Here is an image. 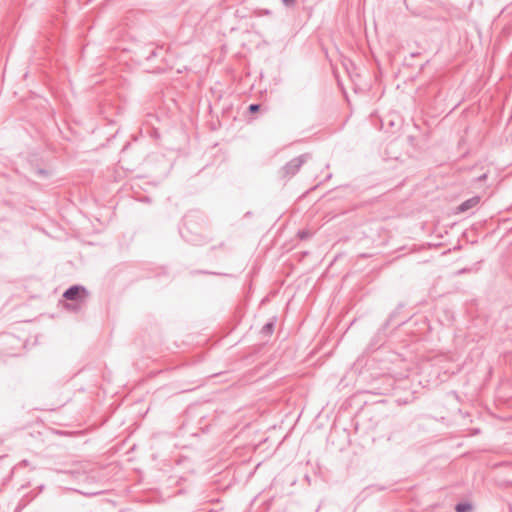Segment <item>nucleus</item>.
I'll use <instances>...</instances> for the list:
<instances>
[{
	"mask_svg": "<svg viewBox=\"0 0 512 512\" xmlns=\"http://www.w3.org/2000/svg\"><path fill=\"white\" fill-rule=\"evenodd\" d=\"M266 328H267L268 333H270L272 326L269 324V325L266 326Z\"/></svg>",
	"mask_w": 512,
	"mask_h": 512,
	"instance_id": "obj_6",
	"label": "nucleus"
},
{
	"mask_svg": "<svg viewBox=\"0 0 512 512\" xmlns=\"http://www.w3.org/2000/svg\"><path fill=\"white\" fill-rule=\"evenodd\" d=\"M285 4L290 5L294 3L295 0H283Z\"/></svg>",
	"mask_w": 512,
	"mask_h": 512,
	"instance_id": "obj_5",
	"label": "nucleus"
},
{
	"mask_svg": "<svg viewBox=\"0 0 512 512\" xmlns=\"http://www.w3.org/2000/svg\"><path fill=\"white\" fill-rule=\"evenodd\" d=\"M64 298L71 301H79L85 298V289L79 286H73L64 293Z\"/></svg>",
	"mask_w": 512,
	"mask_h": 512,
	"instance_id": "obj_1",
	"label": "nucleus"
},
{
	"mask_svg": "<svg viewBox=\"0 0 512 512\" xmlns=\"http://www.w3.org/2000/svg\"><path fill=\"white\" fill-rule=\"evenodd\" d=\"M260 109V106L258 104H251L249 106V111L252 113L258 112Z\"/></svg>",
	"mask_w": 512,
	"mask_h": 512,
	"instance_id": "obj_4",
	"label": "nucleus"
},
{
	"mask_svg": "<svg viewBox=\"0 0 512 512\" xmlns=\"http://www.w3.org/2000/svg\"><path fill=\"white\" fill-rule=\"evenodd\" d=\"M478 201H479L478 198L469 199V200L465 201L464 203H462L459 206L458 210L460 212H463L467 209H470V208L474 207L475 205H477Z\"/></svg>",
	"mask_w": 512,
	"mask_h": 512,
	"instance_id": "obj_2",
	"label": "nucleus"
},
{
	"mask_svg": "<svg viewBox=\"0 0 512 512\" xmlns=\"http://www.w3.org/2000/svg\"><path fill=\"white\" fill-rule=\"evenodd\" d=\"M470 510H471V505L470 504L463 503V504H458L456 506V511L457 512H468Z\"/></svg>",
	"mask_w": 512,
	"mask_h": 512,
	"instance_id": "obj_3",
	"label": "nucleus"
}]
</instances>
